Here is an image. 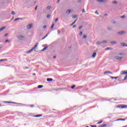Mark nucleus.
Returning <instances> with one entry per match:
<instances>
[{
	"label": "nucleus",
	"instance_id": "obj_22",
	"mask_svg": "<svg viewBox=\"0 0 127 127\" xmlns=\"http://www.w3.org/2000/svg\"><path fill=\"white\" fill-rule=\"evenodd\" d=\"M7 60L6 59H1L0 60V62H2L3 61H6Z\"/></svg>",
	"mask_w": 127,
	"mask_h": 127
},
{
	"label": "nucleus",
	"instance_id": "obj_54",
	"mask_svg": "<svg viewBox=\"0 0 127 127\" xmlns=\"http://www.w3.org/2000/svg\"><path fill=\"white\" fill-rule=\"evenodd\" d=\"M72 27L73 28H75V27H76V25H73Z\"/></svg>",
	"mask_w": 127,
	"mask_h": 127
},
{
	"label": "nucleus",
	"instance_id": "obj_39",
	"mask_svg": "<svg viewBox=\"0 0 127 127\" xmlns=\"http://www.w3.org/2000/svg\"><path fill=\"white\" fill-rule=\"evenodd\" d=\"M82 34H83V33H82V32H80L79 33V35H80V36H82Z\"/></svg>",
	"mask_w": 127,
	"mask_h": 127
},
{
	"label": "nucleus",
	"instance_id": "obj_61",
	"mask_svg": "<svg viewBox=\"0 0 127 127\" xmlns=\"http://www.w3.org/2000/svg\"><path fill=\"white\" fill-rule=\"evenodd\" d=\"M78 2H81V0H78Z\"/></svg>",
	"mask_w": 127,
	"mask_h": 127
},
{
	"label": "nucleus",
	"instance_id": "obj_20",
	"mask_svg": "<svg viewBox=\"0 0 127 127\" xmlns=\"http://www.w3.org/2000/svg\"><path fill=\"white\" fill-rule=\"evenodd\" d=\"M122 109H126V108H127V105H124V106H121Z\"/></svg>",
	"mask_w": 127,
	"mask_h": 127
},
{
	"label": "nucleus",
	"instance_id": "obj_27",
	"mask_svg": "<svg viewBox=\"0 0 127 127\" xmlns=\"http://www.w3.org/2000/svg\"><path fill=\"white\" fill-rule=\"evenodd\" d=\"M117 121H126V119H118Z\"/></svg>",
	"mask_w": 127,
	"mask_h": 127
},
{
	"label": "nucleus",
	"instance_id": "obj_11",
	"mask_svg": "<svg viewBox=\"0 0 127 127\" xmlns=\"http://www.w3.org/2000/svg\"><path fill=\"white\" fill-rule=\"evenodd\" d=\"M38 43H37L34 47L32 48V49L34 50V51H36V50H35V49L36 48V47H37V45H38Z\"/></svg>",
	"mask_w": 127,
	"mask_h": 127
},
{
	"label": "nucleus",
	"instance_id": "obj_19",
	"mask_svg": "<svg viewBox=\"0 0 127 127\" xmlns=\"http://www.w3.org/2000/svg\"><path fill=\"white\" fill-rule=\"evenodd\" d=\"M112 3H113L114 4H117L118 2L116 0H113V2H112Z\"/></svg>",
	"mask_w": 127,
	"mask_h": 127
},
{
	"label": "nucleus",
	"instance_id": "obj_63",
	"mask_svg": "<svg viewBox=\"0 0 127 127\" xmlns=\"http://www.w3.org/2000/svg\"><path fill=\"white\" fill-rule=\"evenodd\" d=\"M25 69H28V67H26Z\"/></svg>",
	"mask_w": 127,
	"mask_h": 127
},
{
	"label": "nucleus",
	"instance_id": "obj_40",
	"mask_svg": "<svg viewBox=\"0 0 127 127\" xmlns=\"http://www.w3.org/2000/svg\"><path fill=\"white\" fill-rule=\"evenodd\" d=\"M75 87H76L75 85H73L72 86H71V89H74V88H75Z\"/></svg>",
	"mask_w": 127,
	"mask_h": 127
},
{
	"label": "nucleus",
	"instance_id": "obj_18",
	"mask_svg": "<svg viewBox=\"0 0 127 127\" xmlns=\"http://www.w3.org/2000/svg\"><path fill=\"white\" fill-rule=\"evenodd\" d=\"M76 21H77V19H76L72 23V24H70V26L74 25V24H75L76 23Z\"/></svg>",
	"mask_w": 127,
	"mask_h": 127
},
{
	"label": "nucleus",
	"instance_id": "obj_16",
	"mask_svg": "<svg viewBox=\"0 0 127 127\" xmlns=\"http://www.w3.org/2000/svg\"><path fill=\"white\" fill-rule=\"evenodd\" d=\"M96 55H97V53H94L92 54V57H93V58H95V57H96Z\"/></svg>",
	"mask_w": 127,
	"mask_h": 127
},
{
	"label": "nucleus",
	"instance_id": "obj_12",
	"mask_svg": "<svg viewBox=\"0 0 127 127\" xmlns=\"http://www.w3.org/2000/svg\"><path fill=\"white\" fill-rule=\"evenodd\" d=\"M5 28H6L5 26L2 27L1 28H0V31H2L3 30H4Z\"/></svg>",
	"mask_w": 127,
	"mask_h": 127
},
{
	"label": "nucleus",
	"instance_id": "obj_26",
	"mask_svg": "<svg viewBox=\"0 0 127 127\" xmlns=\"http://www.w3.org/2000/svg\"><path fill=\"white\" fill-rule=\"evenodd\" d=\"M38 88H39V89H41V88H43V85H39L38 86Z\"/></svg>",
	"mask_w": 127,
	"mask_h": 127
},
{
	"label": "nucleus",
	"instance_id": "obj_10",
	"mask_svg": "<svg viewBox=\"0 0 127 127\" xmlns=\"http://www.w3.org/2000/svg\"><path fill=\"white\" fill-rule=\"evenodd\" d=\"M40 117H42V115L40 114V115H36L34 116L35 118H39Z\"/></svg>",
	"mask_w": 127,
	"mask_h": 127
},
{
	"label": "nucleus",
	"instance_id": "obj_7",
	"mask_svg": "<svg viewBox=\"0 0 127 127\" xmlns=\"http://www.w3.org/2000/svg\"><path fill=\"white\" fill-rule=\"evenodd\" d=\"M104 74H113V72L110 71H106L104 72Z\"/></svg>",
	"mask_w": 127,
	"mask_h": 127
},
{
	"label": "nucleus",
	"instance_id": "obj_62",
	"mask_svg": "<svg viewBox=\"0 0 127 127\" xmlns=\"http://www.w3.org/2000/svg\"><path fill=\"white\" fill-rule=\"evenodd\" d=\"M120 106H122V105H119L117 106V108H120Z\"/></svg>",
	"mask_w": 127,
	"mask_h": 127
},
{
	"label": "nucleus",
	"instance_id": "obj_44",
	"mask_svg": "<svg viewBox=\"0 0 127 127\" xmlns=\"http://www.w3.org/2000/svg\"><path fill=\"white\" fill-rule=\"evenodd\" d=\"M5 43H7V42H9V40H6L5 41Z\"/></svg>",
	"mask_w": 127,
	"mask_h": 127
},
{
	"label": "nucleus",
	"instance_id": "obj_21",
	"mask_svg": "<svg viewBox=\"0 0 127 127\" xmlns=\"http://www.w3.org/2000/svg\"><path fill=\"white\" fill-rule=\"evenodd\" d=\"M107 28H108V30H110V31L113 30V27H108Z\"/></svg>",
	"mask_w": 127,
	"mask_h": 127
},
{
	"label": "nucleus",
	"instance_id": "obj_35",
	"mask_svg": "<svg viewBox=\"0 0 127 127\" xmlns=\"http://www.w3.org/2000/svg\"><path fill=\"white\" fill-rule=\"evenodd\" d=\"M50 8H51V7L50 6H48L47 7V9H50Z\"/></svg>",
	"mask_w": 127,
	"mask_h": 127
},
{
	"label": "nucleus",
	"instance_id": "obj_14",
	"mask_svg": "<svg viewBox=\"0 0 127 127\" xmlns=\"http://www.w3.org/2000/svg\"><path fill=\"white\" fill-rule=\"evenodd\" d=\"M96 44L97 45H100L101 44H102V42L97 41V42H96Z\"/></svg>",
	"mask_w": 127,
	"mask_h": 127
},
{
	"label": "nucleus",
	"instance_id": "obj_6",
	"mask_svg": "<svg viewBox=\"0 0 127 127\" xmlns=\"http://www.w3.org/2000/svg\"><path fill=\"white\" fill-rule=\"evenodd\" d=\"M120 44H121V45H122V46H124V47H127V45L125 43H121Z\"/></svg>",
	"mask_w": 127,
	"mask_h": 127
},
{
	"label": "nucleus",
	"instance_id": "obj_50",
	"mask_svg": "<svg viewBox=\"0 0 127 127\" xmlns=\"http://www.w3.org/2000/svg\"><path fill=\"white\" fill-rule=\"evenodd\" d=\"M104 16H108V14H107V13H105V14H104Z\"/></svg>",
	"mask_w": 127,
	"mask_h": 127
},
{
	"label": "nucleus",
	"instance_id": "obj_49",
	"mask_svg": "<svg viewBox=\"0 0 127 127\" xmlns=\"http://www.w3.org/2000/svg\"><path fill=\"white\" fill-rule=\"evenodd\" d=\"M57 21H58V18H57L55 20V22H57Z\"/></svg>",
	"mask_w": 127,
	"mask_h": 127
},
{
	"label": "nucleus",
	"instance_id": "obj_42",
	"mask_svg": "<svg viewBox=\"0 0 127 127\" xmlns=\"http://www.w3.org/2000/svg\"><path fill=\"white\" fill-rule=\"evenodd\" d=\"M127 74L126 75V76L124 78V80H127Z\"/></svg>",
	"mask_w": 127,
	"mask_h": 127
},
{
	"label": "nucleus",
	"instance_id": "obj_57",
	"mask_svg": "<svg viewBox=\"0 0 127 127\" xmlns=\"http://www.w3.org/2000/svg\"><path fill=\"white\" fill-rule=\"evenodd\" d=\"M53 58H54V59H55V58H56V56L53 57Z\"/></svg>",
	"mask_w": 127,
	"mask_h": 127
},
{
	"label": "nucleus",
	"instance_id": "obj_15",
	"mask_svg": "<svg viewBox=\"0 0 127 127\" xmlns=\"http://www.w3.org/2000/svg\"><path fill=\"white\" fill-rule=\"evenodd\" d=\"M33 50H34L33 48H32L31 50H30L29 51H28L27 53H31V52H32V51H33Z\"/></svg>",
	"mask_w": 127,
	"mask_h": 127
},
{
	"label": "nucleus",
	"instance_id": "obj_58",
	"mask_svg": "<svg viewBox=\"0 0 127 127\" xmlns=\"http://www.w3.org/2000/svg\"><path fill=\"white\" fill-rule=\"evenodd\" d=\"M112 23H113V24H115V23H116V21L112 22Z\"/></svg>",
	"mask_w": 127,
	"mask_h": 127
},
{
	"label": "nucleus",
	"instance_id": "obj_64",
	"mask_svg": "<svg viewBox=\"0 0 127 127\" xmlns=\"http://www.w3.org/2000/svg\"><path fill=\"white\" fill-rule=\"evenodd\" d=\"M60 1V0H58V2H59Z\"/></svg>",
	"mask_w": 127,
	"mask_h": 127
},
{
	"label": "nucleus",
	"instance_id": "obj_46",
	"mask_svg": "<svg viewBox=\"0 0 127 127\" xmlns=\"http://www.w3.org/2000/svg\"><path fill=\"white\" fill-rule=\"evenodd\" d=\"M95 13L96 14H99V12H98L97 11H96L95 12Z\"/></svg>",
	"mask_w": 127,
	"mask_h": 127
},
{
	"label": "nucleus",
	"instance_id": "obj_28",
	"mask_svg": "<svg viewBox=\"0 0 127 127\" xmlns=\"http://www.w3.org/2000/svg\"><path fill=\"white\" fill-rule=\"evenodd\" d=\"M11 13L12 15H14V14H15V12L14 11H12Z\"/></svg>",
	"mask_w": 127,
	"mask_h": 127
},
{
	"label": "nucleus",
	"instance_id": "obj_37",
	"mask_svg": "<svg viewBox=\"0 0 127 127\" xmlns=\"http://www.w3.org/2000/svg\"><path fill=\"white\" fill-rule=\"evenodd\" d=\"M102 44H103V43H107V41H103L102 42Z\"/></svg>",
	"mask_w": 127,
	"mask_h": 127
},
{
	"label": "nucleus",
	"instance_id": "obj_13",
	"mask_svg": "<svg viewBox=\"0 0 127 127\" xmlns=\"http://www.w3.org/2000/svg\"><path fill=\"white\" fill-rule=\"evenodd\" d=\"M111 44H112L113 45H115V44H117V42L115 41H111L110 42Z\"/></svg>",
	"mask_w": 127,
	"mask_h": 127
},
{
	"label": "nucleus",
	"instance_id": "obj_23",
	"mask_svg": "<svg viewBox=\"0 0 127 127\" xmlns=\"http://www.w3.org/2000/svg\"><path fill=\"white\" fill-rule=\"evenodd\" d=\"M110 78H111V79H118V78H119V77H118V76H117V77L110 76Z\"/></svg>",
	"mask_w": 127,
	"mask_h": 127
},
{
	"label": "nucleus",
	"instance_id": "obj_17",
	"mask_svg": "<svg viewBox=\"0 0 127 127\" xmlns=\"http://www.w3.org/2000/svg\"><path fill=\"white\" fill-rule=\"evenodd\" d=\"M47 81H48V82H50L51 81H53V79H52V78H47Z\"/></svg>",
	"mask_w": 127,
	"mask_h": 127
},
{
	"label": "nucleus",
	"instance_id": "obj_30",
	"mask_svg": "<svg viewBox=\"0 0 127 127\" xmlns=\"http://www.w3.org/2000/svg\"><path fill=\"white\" fill-rule=\"evenodd\" d=\"M110 49H112V48H107L106 49H105V50H110Z\"/></svg>",
	"mask_w": 127,
	"mask_h": 127
},
{
	"label": "nucleus",
	"instance_id": "obj_2",
	"mask_svg": "<svg viewBox=\"0 0 127 127\" xmlns=\"http://www.w3.org/2000/svg\"><path fill=\"white\" fill-rule=\"evenodd\" d=\"M115 59H116V60H118V61H121L122 60V59H123V57H119V56H116L114 57Z\"/></svg>",
	"mask_w": 127,
	"mask_h": 127
},
{
	"label": "nucleus",
	"instance_id": "obj_41",
	"mask_svg": "<svg viewBox=\"0 0 127 127\" xmlns=\"http://www.w3.org/2000/svg\"><path fill=\"white\" fill-rule=\"evenodd\" d=\"M82 28H83V26H79V29H82Z\"/></svg>",
	"mask_w": 127,
	"mask_h": 127
},
{
	"label": "nucleus",
	"instance_id": "obj_3",
	"mask_svg": "<svg viewBox=\"0 0 127 127\" xmlns=\"http://www.w3.org/2000/svg\"><path fill=\"white\" fill-rule=\"evenodd\" d=\"M127 34V32L125 31H122L118 33V34H119V35H123V34Z\"/></svg>",
	"mask_w": 127,
	"mask_h": 127
},
{
	"label": "nucleus",
	"instance_id": "obj_60",
	"mask_svg": "<svg viewBox=\"0 0 127 127\" xmlns=\"http://www.w3.org/2000/svg\"><path fill=\"white\" fill-rule=\"evenodd\" d=\"M33 76H35L36 75L35 73H33Z\"/></svg>",
	"mask_w": 127,
	"mask_h": 127
},
{
	"label": "nucleus",
	"instance_id": "obj_59",
	"mask_svg": "<svg viewBox=\"0 0 127 127\" xmlns=\"http://www.w3.org/2000/svg\"><path fill=\"white\" fill-rule=\"evenodd\" d=\"M36 9H37V6H36L35 8V10H36Z\"/></svg>",
	"mask_w": 127,
	"mask_h": 127
},
{
	"label": "nucleus",
	"instance_id": "obj_55",
	"mask_svg": "<svg viewBox=\"0 0 127 127\" xmlns=\"http://www.w3.org/2000/svg\"><path fill=\"white\" fill-rule=\"evenodd\" d=\"M30 107H34V105H30Z\"/></svg>",
	"mask_w": 127,
	"mask_h": 127
},
{
	"label": "nucleus",
	"instance_id": "obj_32",
	"mask_svg": "<svg viewBox=\"0 0 127 127\" xmlns=\"http://www.w3.org/2000/svg\"><path fill=\"white\" fill-rule=\"evenodd\" d=\"M103 123V121H101L97 123V125H100V124H102Z\"/></svg>",
	"mask_w": 127,
	"mask_h": 127
},
{
	"label": "nucleus",
	"instance_id": "obj_4",
	"mask_svg": "<svg viewBox=\"0 0 127 127\" xmlns=\"http://www.w3.org/2000/svg\"><path fill=\"white\" fill-rule=\"evenodd\" d=\"M33 26V24H28L27 26V29H31V28H32Z\"/></svg>",
	"mask_w": 127,
	"mask_h": 127
},
{
	"label": "nucleus",
	"instance_id": "obj_36",
	"mask_svg": "<svg viewBox=\"0 0 127 127\" xmlns=\"http://www.w3.org/2000/svg\"><path fill=\"white\" fill-rule=\"evenodd\" d=\"M43 28H44V29L47 28V26L44 25V26H43Z\"/></svg>",
	"mask_w": 127,
	"mask_h": 127
},
{
	"label": "nucleus",
	"instance_id": "obj_1",
	"mask_svg": "<svg viewBox=\"0 0 127 127\" xmlns=\"http://www.w3.org/2000/svg\"><path fill=\"white\" fill-rule=\"evenodd\" d=\"M17 38H18L19 40H24L25 38L24 36H22V35H20L17 36Z\"/></svg>",
	"mask_w": 127,
	"mask_h": 127
},
{
	"label": "nucleus",
	"instance_id": "obj_56",
	"mask_svg": "<svg viewBox=\"0 0 127 127\" xmlns=\"http://www.w3.org/2000/svg\"><path fill=\"white\" fill-rule=\"evenodd\" d=\"M7 35H8V34H5V37L7 36Z\"/></svg>",
	"mask_w": 127,
	"mask_h": 127
},
{
	"label": "nucleus",
	"instance_id": "obj_51",
	"mask_svg": "<svg viewBox=\"0 0 127 127\" xmlns=\"http://www.w3.org/2000/svg\"><path fill=\"white\" fill-rule=\"evenodd\" d=\"M82 12L83 13H85V9H82Z\"/></svg>",
	"mask_w": 127,
	"mask_h": 127
},
{
	"label": "nucleus",
	"instance_id": "obj_24",
	"mask_svg": "<svg viewBox=\"0 0 127 127\" xmlns=\"http://www.w3.org/2000/svg\"><path fill=\"white\" fill-rule=\"evenodd\" d=\"M98 2H104V0H97Z\"/></svg>",
	"mask_w": 127,
	"mask_h": 127
},
{
	"label": "nucleus",
	"instance_id": "obj_43",
	"mask_svg": "<svg viewBox=\"0 0 127 127\" xmlns=\"http://www.w3.org/2000/svg\"><path fill=\"white\" fill-rule=\"evenodd\" d=\"M91 127H97V126H96V125H91Z\"/></svg>",
	"mask_w": 127,
	"mask_h": 127
},
{
	"label": "nucleus",
	"instance_id": "obj_47",
	"mask_svg": "<svg viewBox=\"0 0 127 127\" xmlns=\"http://www.w3.org/2000/svg\"><path fill=\"white\" fill-rule=\"evenodd\" d=\"M53 27H54V24H53L51 28L52 29V28H53Z\"/></svg>",
	"mask_w": 127,
	"mask_h": 127
},
{
	"label": "nucleus",
	"instance_id": "obj_9",
	"mask_svg": "<svg viewBox=\"0 0 127 127\" xmlns=\"http://www.w3.org/2000/svg\"><path fill=\"white\" fill-rule=\"evenodd\" d=\"M47 48H48V46H46L42 50H41V51H42V52L45 51V50H46V49H47Z\"/></svg>",
	"mask_w": 127,
	"mask_h": 127
},
{
	"label": "nucleus",
	"instance_id": "obj_48",
	"mask_svg": "<svg viewBox=\"0 0 127 127\" xmlns=\"http://www.w3.org/2000/svg\"><path fill=\"white\" fill-rule=\"evenodd\" d=\"M49 35V33L47 34L45 37H47Z\"/></svg>",
	"mask_w": 127,
	"mask_h": 127
},
{
	"label": "nucleus",
	"instance_id": "obj_31",
	"mask_svg": "<svg viewBox=\"0 0 127 127\" xmlns=\"http://www.w3.org/2000/svg\"><path fill=\"white\" fill-rule=\"evenodd\" d=\"M72 18H76V17H77V15H74V16H72Z\"/></svg>",
	"mask_w": 127,
	"mask_h": 127
},
{
	"label": "nucleus",
	"instance_id": "obj_8",
	"mask_svg": "<svg viewBox=\"0 0 127 127\" xmlns=\"http://www.w3.org/2000/svg\"><path fill=\"white\" fill-rule=\"evenodd\" d=\"M71 13V9H68L66 11V14H70Z\"/></svg>",
	"mask_w": 127,
	"mask_h": 127
},
{
	"label": "nucleus",
	"instance_id": "obj_52",
	"mask_svg": "<svg viewBox=\"0 0 127 127\" xmlns=\"http://www.w3.org/2000/svg\"><path fill=\"white\" fill-rule=\"evenodd\" d=\"M119 55H120V56L124 55V54L123 53H120Z\"/></svg>",
	"mask_w": 127,
	"mask_h": 127
},
{
	"label": "nucleus",
	"instance_id": "obj_34",
	"mask_svg": "<svg viewBox=\"0 0 127 127\" xmlns=\"http://www.w3.org/2000/svg\"><path fill=\"white\" fill-rule=\"evenodd\" d=\"M5 103H12V104H15V103H14V102H8V101L5 102Z\"/></svg>",
	"mask_w": 127,
	"mask_h": 127
},
{
	"label": "nucleus",
	"instance_id": "obj_38",
	"mask_svg": "<svg viewBox=\"0 0 127 127\" xmlns=\"http://www.w3.org/2000/svg\"><path fill=\"white\" fill-rule=\"evenodd\" d=\"M51 16V15H50V14H48V15H47V18H50V17Z\"/></svg>",
	"mask_w": 127,
	"mask_h": 127
},
{
	"label": "nucleus",
	"instance_id": "obj_29",
	"mask_svg": "<svg viewBox=\"0 0 127 127\" xmlns=\"http://www.w3.org/2000/svg\"><path fill=\"white\" fill-rule=\"evenodd\" d=\"M19 19H20V18H17L15 19L14 20V21H17V20H19Z\"/></svg>",
	"mask_w": 127,
	"mask_h": 127
},
{
	"label": "nucleus",
	"instance_id": "obj_33",
	"mask_svg": "<svg viewBox=\"0 0 127 127\" xmlns=\"http://www.w3.org/2000/svg\"><path fill=\"white\" fill-rule=\"evenodd\" d=\"M83 38L84 39H86L87 38V36H86V35H84V36H83Z\"/></svg>",
	"mask_w": 127,
	"mask_h": 127
},
{
	"label": "nucleus",
	"instance_id": "obj_53",
	"mask_svg": "<svg viewBox=\"0 0 127 127\" xmlns=\"http://www.w3.org/2000/svg\"><path fill=\"white\" fill-rule=\"evenodd\" d=\"M46 38V37L45 36L44 38H43L42 39V40H43V39H45Z\"/></svg>",
	"mask_w": 127,
	"mask_h": 127
},
{
	"label": "nucleus",
	"instance_id": "obj_45",
	"mask_svg": "<svg viewBox=\"0 0 127 127\" xmlns=\"http://www.w3.org/2000/svg\"><path fill=\"white\" fill-rule=\"evenodd\" d=\"M125 17H126V16L125 15L121 16V18H125Z\"/></svg>",
	"mask_w": 127,
	"mask_h": 127
},
{
	"label": "nucleus",
	"instance_id": "obj_25",
	"mask_svg": "<svg viewBox=\"0 0 127 127\" xmlns=\"http://www.w3.org/2000/svg\"><path fill=\"white\" fill-rule=\"evenodd\" d=\"M107 127V125L104 124V125H101L99 127Z\"/></svg>",
	"mask_w": 127,
	"mask_h": 127
},
{
	"label": "nucleus",
	"instance_id": "obj_5",
	"mask_svg": "<svg viewBox=\"0 0 127 127\" xmlns=\"http://www.w3.org/2000/svg\"><path fill=\"white\" fill-rule=\"evenodd\" d=\"M121 74V75H127V70L122 71Z\"/></svg>",
	"mask_w": 127,
	"mask_h": 127
}]
</instances>
